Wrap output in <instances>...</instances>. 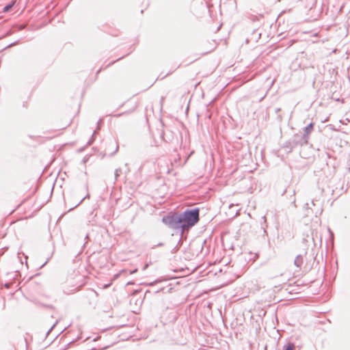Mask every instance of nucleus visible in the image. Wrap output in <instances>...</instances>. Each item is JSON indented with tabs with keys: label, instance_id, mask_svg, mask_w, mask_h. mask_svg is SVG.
<instances>
[{
	"label": "nucleus",
	"instance_id": "obj_1",
	"mask_svg": "<svg viewBox=\"0 0 350 350\" xmlns=\"http://www.w3.org/2000/svg\"><path fill=\"white\" fill-rule=\"evenodd\" d=\"M199 208L187 209L183 213L178 215L182 229L193 226L199 221Z\"/></svg>",
	"mask_w": 350,
	"mask_h": 350
},
{
	"label": "nucleus",
	"instance_id": "obj_2",
	"mask_svg": "<svg viewBox=\"0 0 350 350\" xmlns=\"http://www.w3.org/2000/svg\"><path fill=\"white\" fill-rule=\"evenodd\" d=\"M162 221L172 228H181L180 217L177 215L163 217Z\"/></svg>",
	"mask_w": 350,
	"mask_h": 350
},
{
	"label": "nucleus",
	"instance_id": "obj_3",
	"mask_svg": "<svg viewBox=\"0 0 350 350\" xmlns=\"http://www.w3.org/2000/svg\"><path fill=\"white\" fill-rule=\"evenodd\" d=\"M314 124V123L311 122L307 126H306L304 129V133L303 135V138L304 139L305 143H308V140L309 138L308 136L313 130Z\"/></svg>",
	"mask_w": 350,
	"mask_h": 350
},
{
	"label": "nucleus",
	"instance_id": "obj_4",
	"mask_svg": "<svg viewBox=\"0 0 350 350\" xmlns=\"http://www.w3.org/2000/svg\"><path fill=\"white\" fill-rule=\"evenodd\" d=\"M303 262H304L303 256L301 254L297 255L294 260L295 266L297 268L300 269Z\"/></svg>",
	"mask_w": 350,
	"mask_h": 350
},
{
	"label": "nucleus",
	"instance_id": "obj_5",
	"mask_svg": "<svg viewBox=\"0 0 350 350\" xmlns=\"http://www.w3.org/2000/svg\"><path fill=\"white\" fill-rule=\"evenodd\" d=\"M13 6V3H8L7 4L4 8H3V12H9L12 8Z\"/></svg>",
	"mask_w": 350,
	"mask_h": 350
},
{
	"label": "nucleus",
	"instance_id": "obj_6",
	"mask_svg": "<svg viewBox=\"0 0 350 350\" xmlns=\"http://www.w3.org/2000/svg\"><path fill=\"white\" fill-rule=\"evenodd\" d=\"M122 173H123V170H122V169H121V168L116 169V170H115V178H116V179L117 180V179H118V178L120 176V175L121 174H122Z\"/></svg>",
	"mask_w": 350,
	"mask_h": 350
},
{
	"label": "nucleus",
	"instance_id": "obj_7",
	"mask_svg": "<svg viewBox=\"0 0 350 350\" xmlns=\"http://www.w3.org/2000/svg\"><path fill=\"white\" fill-rule=\"evenodd\" d=\"M295 349V345L293 343H289L286 346L285 350H294Z\"/></svg>",
	"mask_w": 350,
	"mask_h": 350
},
{
	"label": "nucleus",
	"instance_id": "obj_8",
	"mask_svg": "<svg viewBox=\"0 0 350 350\" xmlns=\"http://www.w3.org/2000/svg\"><path fill=\"white\" fill-rule=\"evenodd\" d=\"M128 271L126 269H122L118 273L114 275L115 278H118L120 275H122L123 273H127Z\"/></svg>",
	"mask_w": 350,
	"mask_h": 350
},
{
	"label": "nucleus",
	"instance_id": "obj_9",
	"mask_svg": "<svg viewBox=\"0 0 350 350\" xmlns=\"http://www.w3.org/2000/svg\"><path fill=\"white\" fill-rule=\"evenodd\" d=\"M123 170V173H124L125 174H127L129 172V168L128 167V164L126 163L124 165V169H122Z\"/></svg>",
	"mask_w": 350,
	"mask_h": 350
},
{
	"label": "nucleus",
	"instance_id": "obj_10",
	"mask_svg": "<svg viewBox=\"0 0 350 350\" xmlns=\"http://www.w3.org/2000/svg\"><path fill=\"white\" fill-rule=\"evenodd\" d=\"M95 133H96V131L94 132V133L92 135L91 139L88 142V144H87L88 146L90 145L92 143V142L94 141V136Z\"/></svg>",
	"mask_w": 350,
	"mask_h": 350
},
{
	"label": "nucleus",
	"instance_id": "obj_11",
	"mask_svg": "<svg viewBox=\"0 0 350 350\" xmlns=\"http://www.w3.org/2000/svg\"><path fill=\"white\" fill-rule=\"evenodd\" d=\"M137 271V269H135L132 271H129V274H133Z\"/></svg>",
	"mask_w": 350,
	"mask_h": 350
},
{
	"label": "nucleus",
	"instance_id": "obj_12",
	"mask_svg": "<svg viewBox=\"0 0 350 350\" xmlns=\"http://www.w3.org/2000/svg\"><path fill=\"white\" fill-rule=\"evenodd\" d=\"M118 150V145H116V150H115L114 153H116Z\"/></svg>",
	"mask_w": 350,
	"mask_h": 350
},
{
	"label": "nucleus",
	"instance_id": "obj_13",
	"mask_svg": "<svg viewBox=\"0 0 350 350\" xmlns=\"http://www.w3.org/2000/svg\"><path fill=\"white\" fill-rule=\"evenodd\" d=\"M131 284H133V282H127V283H126V285H127V286H128V285H131Z\"/></svg>",
	"mask_w": 350,
	"mask_h": 350
},
{
	"label": "nucleus",
	"instance_id": "obj_14",
	"mask_svg": "<svg viewBox=\"0 0 350 350\" xmlns=\"http://www.w3.org/2000/svg\"><path fill=\"white\" fill-rule=\"evenodd\" d=\"M86 197L83 198L82 200H81V201L77 204V205H79L82 202L83 200Z\"/></svg>",
	"mask_w": 350,
	"mask_h": 350
},
{
	"label": "nucleus",
	"instance_id": "obj_15",
	"mask_svg": "<svg viewBox=\"0 0 350 350\" xmlns=\"http://www.w3.org/2000/svg\"><path fill=\"white\" fill-rule=\"evenodd\" d=\"M16 44V42H14V43H12V44H10V45H9V46H14V45H15Z\"/></svg>",
	"mask_w": 350,
	"mask_h": 350
},
{
	"label": "nucleus",
	"instance_id": "obj_16",
	"mask_svg": "<svg viewBox=\"0 0 350 350\" xmlns=\"http://www.w3.org/2000/svg\"><path fill=\"white\" fill-rule=\"evenodd\" d=\"M306 206L307 208H310L308 203L306 204Z\"/></svg>",
	"mask_w": 350,
	"mask_h": 350
},
{
	"label": "nucleus",
	"instance_id": "obj_17",
	"mask_svg": "<svg viewBox=\"0 0 350 350\" xmlns=\"http://www.w3.org/2000/svg\"><path fill=\"white\" fill-rule=\"evenodd\" d=\"M24 28V26H21L20 29H23Z\"/></svg>",
	"mask_w": 350,
	"mask_h": 350
},
{
	"label": "nucleus",
	"instance_id": "obj_18",
	"mask_svg": "<svg viewBox=\"0 0 350 350\" xmlns=\"http://www.w3.org/2000/svg\"><path fill=\"white\" fill-rule=\"evenodd\" d=\"M312 205H314V201H312Z\"/></svg>",
	"mask_w": 350,
	"mask_h": 350
},
{
	"label": "nucleus",
	"instance_id": "obj_19",
	"mask_svg": "<svg viewBox=\"0 0 350 350\" xmlns=\"http://www.w3.org/2000/svg\"><path fill=\"white\" fill-rule=\"evenodd\" d=\"M54 326H55V325H54L53 327H51V329H53V327H54ZM51 329H50L49 331H51Z\"/></svg>",
	"mask_w": 350,
	"mask_h": 350
}]
</instances>
